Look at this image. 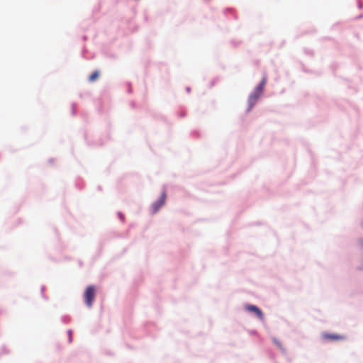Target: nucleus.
<instances>
[{
	"mask_svg": "<svg viewBox=\"0 0 363 363\" xmlns=\"http://www.w3.org/2000/svg\"><path fill=\"white\" fill-rule=\"evenodd\" d=\"M266 83H267V78L264 77L262 79V81L260 82V83L259 84V85L257 86L255 92L250 96V98H249V104H250L249 109H250L252 108V106H253V104H255L256 101H257L258 98L259 97V96L261 95V94L262 93V91L264 90Z\"/></svg>",
	"mask_w": 363,
	"mask_h": 363,
	"instance_id": "obj_1",
	"label": "nucleus"
},
{
	"mask_svg": "<svg viewBox=\"0 0 363 363\" xmlns=\"http://www.w3.org/2000/svg\"><path fill=\"white\" fill-rule=\"evenodd\" d=\"M166 199L167 194L165 191H162L160 198L152 206L153 213H156L163 205H164Z\"/></svg>",
	"mask_w": 363,
	"mask_h": 363,
	"instance_id": "obj_2",
	"label": "nucleus"
},
{
	"mask_svg": "<svg viewBox=\"0 0 363 363\" xmlns=\"http://www.w3.org/2000/svg\"><path fill=\"white\" fill-rule=\"evenodd\" d=\"M323 338L327 341H340L345 339V337L339 334H331L324 333L322 335Z\"/></svg>",
	"mask_w": 363,
	"mask_h": 363,
	"instance_id": "obj_3",
	"label": "nucleus"
},
{
	"mask_svg": "<svg viewBox=\"0 0 363 363\" xmlns=\"http://www.w3.org/2000/svg\"><path fill=\"white\" fill-rule=\"evenodd\" d=\"M245 309L250 312L254 313L259 320H262L264 319L263 313L256 306L248 304L245 306Z\"/></svg>",
	"mask_w": 363,
	"mask_h": 363,
	"instance_id": "obj_4",
	"label": "nucleus"
},
{
	"mask_svg": "<svg viewBox=\"0 0 363 363\" xmlns=\"http://www.w3.org/2000/svg\"><path fill=\"white\" fill-rule=\"evenodd\" d=\"M86 303L88 306L91 303V286H87L85 291Z\"/></svg>",
	"mask_w": 363,
	"mask_h": 363,
	"instance_id": "obj_5",
	"label": "nucleus"
},
{
	"mask_svg": "<svg viewBox=\"0 0 363 363\" xmlns=\"http://www.w3.org/2000/svg\"><path fill=\"white\" fill-rule=\"evenodd\" d=\"M99 72H94L92 73V81L96 79L99 77Z\"/></svg>",
	"mask_w": 363,
	"mask_h": 363,
	"instance_id": "obj_6",
	"label": "nucleus"
},
{
	"mask_svg": "<svg viewBox=\"0 0 363 363\" xmlns=\"http://www.w3.org/2000/svg\"><path fill=\"white\" fill-rule=\"evenodd\" d=\"M68 334H69V342H71L72 340V331L71 330H69L68 331Z\"/></svg>",
	"mask_w": 363,
	"mask_h": 363,
	"instance_id": "obj_7",
	"label": "nucleus"
},
{
	"mask_svg": "<svg viewBox=\"0 0 363 363\" xmlns=\"http://www.w3.org/2000/svg\"><path fill=\"white\" fill-rule=\"evenodd\" d=\"M119 216H120V218L123 220H124L123 216L121 213H119Z\"/></svg>",
	"mask_w": 363,
	"mask_h": 363,
	"instance_id": "obj_8",
	"label": "nucleus"
},
{
	"mask_svg": "<svg viewBox=\"0 0 363 363\" xmlns=\"http://www.w3.org/2000/svg\"><path fill=\"white\" fill-rule=\"evenodd\" d=\"M91 294H92V295L94 294V292H93V291L91 292Z\"/></svg>",
	"mask_w": 363,
	"mask_h": 363,
	"instance_id": "obj_9",
	"label": "nucleus"
}]
</instances>
